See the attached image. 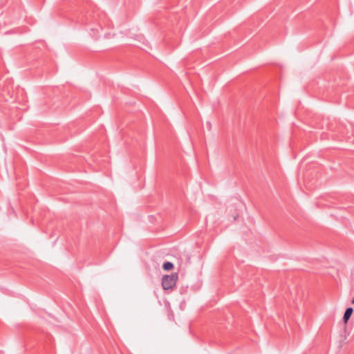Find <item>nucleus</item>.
<instances>
[{
  "label": "nucleus",
  "mask_w": 354,
  "mask_h": 354,
  "mask_svg": "<svg viewBox=\"0 0 354 354\" xmlns=\"http://www.w3.org/2000/svg\"><path fill=\"white\" fill-rule=\"evenodd\" d=\"M178 278L177 273H173L171 275H164L162 279V288L165 290L172 289L176 286Z\"/></svg>",
  "instance_id": "1"
},
{
  "label": "nucleus",
  "mask_w": 354,
  "mask_h": 354,
  "mask_svg": "<svg viewBox=\"0 0 354 354\" xmlns=\"http://www.w3.org/2000/svg\"><path fill=\"white\" fill-rule=\"evenodd\" d=\"M102 31V25H99L98 28H90V36L94 38L95 39H97L100 37V32Z\"/></svg>",
  "instance_id": "2"
},
{
  "label": "nucleus",
  "mask_w": 354,
  "mask_h": 354,
  "mask_svg": "<svg viewBox=\"0 0 354 354\" xmlns=\"http://www.w3.org/2000/svg\"><path fill=\"white\" fill-rule=\"evenodd\" d=\"M353 312V309L351 307H348L346 309L343 317V320L345 323L348 322L352 315Z\"/></svg>",
  "instance_id": "3"
},
{
  "label": "nucleus",
  "mask_w": 354,
  "mask_h": 354,
  "mask_svg": "<svg viewBox=\"0 0 354 354\" xmlns=\"http://www.w3.org/2000/svg\"><path fill=\"white\" fill-rule=\"evenodd\" d=\"M174 268V264L171 262L166 261L162 265V268L165 270H171Z\"/></svg>",
  "instance_id": "4"
},
{
  "label": "nucleus",
  "mask_w": 354,
  "mask_h": 354,
  "mask_svg": "<svg viewBox=\"0 0 354 354\" xmlns=\"http://www.w3.org/2000/svg\"><path fill=\"white\" fill-rule=\"evenodd\" d=\"M206 127H207V128L208 129V130H209V131H210V130H211V129H212V124H211V122H209V121H207V122H206Z\"/></svg>",
  "instance_id": "5"
},
{
  "label": "nucleus",
  "mask_w": 354,
  "mask_h": 354,
  "mask_svg": "<svg viewBox=\"0 0 354 354\" xmlns=\"http://www.w3.org/2000/svg\"><path fill=\"white\" fill-rule=\"evenodd\" d=\"M100 18L104 17V14L102 12V13L100 14Z\"/></svg>",
  "instance_id": "6"
},
{
  "label": "nucleus",
  "mask_w": 354,
  "mask_h": 354,
  "mask_svg": "<svg viewBox=\"0 0 354 354\" xmlns=\"http://www.w3.org/2000/svg\"><path fill=\"white\" fill-rule=\"evenodd\" d=\"M351 303L354 304V298L352 299Z\"/></svg>",
  "instance_id": "7"
}]
</instances>
